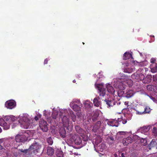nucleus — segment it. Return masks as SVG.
Wrapping results in <instances>:
<instances>
[{
    "label": "nucleus",
    "mask_w": 157,
    "mask_h": 157,
    "mask_svg": "<svg viewBox=\"0 0 157 157\" xmlns=\"http://www.w3.org/2000/svg\"><path fill=\"white\" fill-rule=\"evenodd\" d=\"M70 137L72 140L74 141L75 144L84 146L88 140V137L86 135L79 136L76 134H70Z\"/></svg>",
    "instance_id": "nucleus-1"
},
{
    "label": "nucleus",
    "mask_w": 157,
    "mask_h": 157,
    "mask_svg": "<svg viewBox=\"0 0 157 157\" xmlns=\"http://www.w3.org/2000/svg\"><path fill=\"white\" fill-rule=\"evenodd\" d=\"M28 131H24L22 132V134L21 133L20 134H17L15 137V140L17 142L24 143L27 140L29 137Z\"/></svg>",
    "instance_id": "nucleus-2"
},
{
    "label": "nucleus",
    "mask_w": 157,
    "mask_h": 157,
    "mask_svg": "<svg viewBox=\"0 0 157 157\" xmlns=\"http://www.w3.org/2000/svg\"><path fill=\"white\" fill-rule=\"evenodd\" d=\"M18 121L21 126L25 128H28L30 125V121L25 117H22Z\"/></svg>",
    "instance_id": "nucleus-3"
},
{
    "label": "nucleus",
    "mask_w": 157,
    "mask_h": 157,
    "mask_svg": "<svg viewBox=\"0 0 157 157\" xmlns=\"http://www.w3.org/2000/svg\"><path fill=\"white\" fill-rule=\"evenodd\" d=\"M62 121L64 127L66 128L68 130V132L71 131L73 128V125L72 123L70 124L69 122L68 119L66 116H64L62 118Z\"/></svg>",
    "instance_id": "nucleus-4"
},
{
    "label": "nucleus",
    "mask_w": 157,
    "mask_h": 157,
    "mask_svg": "<svg viewBox=\"0 0 157 157\" xmlns=\"http://www.w3.org/2000/svg\"><path fill=\"white\" fill-rule=\"evenodd\" d=\"M96 88H97L99 90L100 96L101 98H105L107 96V94H106V90L103 87V85L101 84H97L95 85Z\"/></svg>",
    "instance_id": "nucleus-5"
},
{
    "label": "nucleus",
    "mask_w": 157,
    "mask_h": 157,
    "mask_svg": "<svg viewBox=\"0 0 157 157\" xmlns=\"http://www.w3.org/2000/svg\"><path fill=\"white\" fill-rule=\"evenodd\" d=\"M41 148V146L37 143L35 142L32 144L29 147L30 152L36 154L39 151V150Z\"/></svg>",
    "instance_id": "nucleus-6"
},
{
    "label": "nucleus",
    "mask_w": 157,
    "mask_h": 157,
    "mask_svg": "<svg viewBox=\"0 0 157 157\" xmlns=\"http://www.w3.org/2000/svg\"><path fill=\"white\" fill-rule=\"evenodd\" d=\"M102 101H104L105 103L107 105V107L108 108L112 107L116 104V102L114 100H110L106 98H101Z\"/></svg>",
    "instance_id": "nucleus-7"
},
{
    "label": "nucleus",
    "mask_w": 157,
    "mask_h": 157,
    "mask_svg": "<svg viewBox=\"0 0 157 157\" xmlns=\"http://www.w3.org/2000/svg\"><path fill=\"white\" fill-rule=\"evenodd\" d=\"M47 123L44 120H41L40 122V127L44 132H47L48 130Z\"/></svg>",
    "instance_id": "nucleus-8"
},
{
    "label": "nucleus",
    "mask_w": 157,
    "mask_h": 157,
    "mask_svg": "<svg viewBox=\"0 0 157 157\" xmlns=\"http://www.w3.org/2000/svg\"><path fill=\"white\" fill-rule=\"evenodd\" d=\"M5 106L8 109H12L16 106L15 101L13 100L7 101L5 103Z\"/></svg>",
    "instance_id": "nucleus-9"
},
{
    "label": "nucleus",
    "mask_w": 157,
    "mask_h": 157,
    "mask_svg": "<svg viewBox=\"0 0 157 157\" xmlns=\"http://www.w3.org/2000/svg\"><path fill=\"white\" fill-rule=\"evenodd\" d=\"M107 123L110 126L117 127L119 124L118 118L117 119H116V118L114 119H110L108 121Z\"/></svg>",
    "instance_id": "nucleus-10"
},
{
    "label": "nucleus",
    "mask_w": 157,
    "mask_h": 157,
    "mask_svg": "<svg viewBox=\"0 0 157 157\" xmlns=\"http://www.w3.org/2000/svg\"><path fill=\"white\" fill-rule=\"evenodd\" d=\"M133 77H134L137 81H143L145 76L142 73L140 74H137V73H134L132 75Z\"/></svg>",
    "instance_id": "nucleus-11"
},
{
    "label": "nucleus",
    "mask_w": 157,
    "mask_h": 157,
    "mask_svg": "<svg viewBox=\"0 0 157 157\" xmlns=\"http://www.w3.org/2000/svg\"><path fill=\"white\" fill-rule=\"evenodd\" d=\"M141 109H142V111H136V113L138 114H142L146 113H148L150 111V108L148 107H142Z\"/></svg>",
    "instance_id": "nucleus-12"
},
{
    "label": "nucleus",
    "mask_w": 157,
    "mask_h": 157,
    "mask_svg": "<svg viewBox=\"0 0 157 157\" xmlns=\"http://www.w3.org/2000/svg\"><path fill=\"white\" fill-rule=\"evenodd\" d=\"M148 148L149 150L152 149H157V143L155 140L153 139L151 142H150V144L148 146Z\"/></svg>",
    "instance_id": "nucleus-13"
},
{
    "label": "nucleus",
    "mask_w": 157,
    "mask_h": 157,
    "mask_svg": "<svg viewBox=\"0 0 157 157\" xmlns=\"http://www.w3.org/2000/svg\"><path fill=\"white\" fill-rule=\"evenodd\" d=\"M132 141L133 140L132 138L128 136L123 139L122 143L124 145L127 146L129 144L131 143L132 142Z\"/></svg>",
    "instance_id": "nucleus-14"
},
{
    "label": "nucleus",
    "mask_w": 157,
    "mask_h": 157,
    "mask_svg": "<svg viewBox=\"0 0 157 157\" xmlns=\"http://www.w3.org/2000/svg\"><path fill=\"white\" fill-rule=\"evenodd\" d=\"M116 86L119 89L121 90H124L125 88V85L122 82L120 81H118L117 82Z\"/></svg>",
    "instance_id": "nucleus-15"
},
{
    "label": "nucleus",
    "mask_w": 157,
    "mask_h": 157,
    "mask_svg": "<svg viewBox=\"0 0 157 157\" xmlns=\"http://www.w3.org/2000/svg\"><path fill=\"white\" fill-rule=\"evenodd\" d=\"M106 87L108 92L111 94L114 95L115 90L113 88L110 84H108L106 85Z\"/></svg>",
    "instance_id": "nucleus-16"
},
{
    "label": "nucleus",
    "mask_w": 157,
    "mask_h": 157,
    "mask_svg": "<svg viewBox=\"0 0 157 157\" xmlns=\"http://www.w3.org/2000/svg\"><path fill=\"white\" fill-rule=\"evenodd\" d=\"M152 76L150 75H148L146 76V77L144 78L143 82L144 83H148L150 82L151 80Z\"/></svg>",
    "instance_id": "nucleus-17"
},
{
    "label": "nucleus",
    "mask_w": 157,
    "mask_h": 157,
    "mask_svg": "<svg viewBox=\"0 0 157 157\" xmlns=\"http://www.w3.org/2000/svg\"><path fill=\"white\" fill-rule=\"evenodd\" d=\"M135 92L133 90H127L125 93L126 94L125 96L127 98H129L133 96Z\"/></svg>",
    "instance_id": "nucleus-18"
},
{
    "label": "nucleus",
    "mask_w": 157,
    "mask_h": 157,
    "mask_svg": "<svg viewBox=\"0 0 157 157\" xmlns=\"http://www.w3.org/2000/svg\"><path fill=\"white\" fill-rule=\"evenodd\" d=\"M101 122L100 121H98L93 127V130L94 132H96L97 130L100 127Z\"/></svg>",
    "instance_id": "nucleus-19"
},
{
    "label": "nucleus",
    "mask_w": 157,
    "mask_h": 157,
    "mask_svg": "<svg viewBox=\"0 0 157 157\" xmlns=\"http://www.w3.org/2000/svg\"><path fill=\"white\" fill-rule=\"evenodd\" d=\"M65 128H66L65 127L64 128H61L59 130V132L60 136L63 138H64L66 137V132L65 130Z\"/></svg>",
    "instance_id": "nucleus-20"
},
{
    "label": "nucleus",
    "mask_w": 157,
    "mask_h": 157,
    "mask_svg": "<svg viewBox=\"0 0 157 157\" xmlns=\"http://www.w3.org/2000/svg\"><path fill=\"white\" fill-rule=\"evenodd\" d=\"M3 140L2 139H0V152H2L5 150V148L4 147H6V146L5 145L6 143H4L3 142Z\"/></svg>",
    "instance_id": "nucleus-21"
},
{
    "label": "nucleus",
    "mask_w": 157,
    "mask_h": 157,
    "mask_svg": "<svg viewBox=\"0 0 157 157\" xmlns=\"http://www.w3.org/2000/svg\"><path fill=\"white\" fill-rule=\"evenodd\" d=\"M123 59L126 60L129 59L130 57L132 58V55L129 52H125L123 55Z\"/></svg>",
    "instance_id": "nucleus-22"
},
{
    "label": "nucleus",
    "mask_w": 157,
    "mask_h": 157,
    "mask_svg": "<svg viewBox=\"0 0 157 157\" xmlns=\"http://www.w3.org/2000/svg\"><path fill=\"white\" fill-rule=\"evenodd\" d=\"M54 153V149L51 147H48L47 149V153L48 155H53Z\"/></svg>",
    "instance_id": "nucleus-23"
},
{
    "label": "nucleus",
    "mask_w": 157,
    "mask_h": 157,
    "mask_svg": "<svg viewBox=\"0 0 157 157\" xmlns=\"http://www.w3.org/2000/svg\"><path fill=\"white\" fill-rule=\"evenodd\" d=\"M125 116L126 115H124V117H121V118H118L119 122L122 121V123L123 124H126L127 122V121L126 119L125 118Z\"/></svg>",
    "instance_id": "nucleus-24"
},
{
    "label": "nucleus",
    "mask_w": 157,
    "mask_h": 157,
    "mask_svg": "<svg viewBox=\"0 0 157 157\" xmlns=\"http://www.w3.org/2000/svg\"><path fill=\"white\" fill-rule=\"evenodd\" d=\"M93 103L94 106L98 107L101 104V102L99 101L98 98H95L93 100Z\"/></svg>",
    "instance_id": "nucleus-25"
},
{
    "label": "nucleus",
    "mask_w": 157,
    "mask_h": 157,
    "mask_svg": "<svg viewBox=\"0 0 157 157\" xmlns=\"http://www.w3.org/2000/svg\"><path fill=\"white\" fill-rule=\"evenodd\" d=\"M75 128L76 132L79 134H82L84 132L83 130L79 126L77 125L75 126Z\"/></svg>",
    "instance_id": "nucleus-26"
},
{
    "label": "nucleus",
    "mask_w": 157,
    "mask_h": 157,
    "mask_svg": "<svg viewBox=\"0 0 157 157\" xmlns=\"http://www.w3.org/2000/svg\"><path fill=\"white\" fill-rule=\"evenodd\" d=\"M19 151L24 153L26 154L28 152L29 153V154L30 155L32 154V152H30L29 148L27 149H19Z\"/></svg>",
    "instance_id": "nucleus-27"
},
{
    "label": "nucleus",
    "mask_w": 157,
    "mask_h": 157,
    "mask_svg": "<svg viewBox=\"0 0 157 157\" xmlns=\"http://www.w3.org/2000/svg\"><path fill=\"white\" fill-rule=\"evenodd\" d=\"M72 108L74 111H78L80 110V107L77 104H75L72 106Z\"/></svg>",
    "instance_id": "nucleus-28"
},
{
    "label": "nucleus",
    "mask_w": 157,
    "mask_h": 157,
    "mask_svg": "<svg viewBox=\"0 0 157 157\" xmlns=\"http://www.w3.org/2000/svg\"><path fill=\"white\" fill-rule=\"evenodd\" d=\"M99 115V114L97 112H95L94 113L92 117V120L94 122L97 119Z\"/></svg>",
    "instance_id": "nucleus-29"
},
{
    "label": "nucleus",
    "mask_w": 157,
    "mask_h": 157,
    "mask_svg": "<svg viewBox=\"0 0 157 157\" xmlns=\"http://www.w3.org/2000/svg\"><path fill=\"white\" fill-rule=\"evenodd\" d=\"M150 129V127L149 126H144L141 128V130L144 132H147Z\"/></svg>",
    "instance_id": "nucleus-30"
},
{
    "label": "nucleus",
    "mask_w": 157,
    "mask_h": 157,
    "mask_svg": "<svg viewBox=\"0 0 157 157\" xmlns=\"http://www.w3.org/2000/svg\"><path fill=\"white\" fill-rule=\"evenodd\" d=\"M152 135L156 137L157 136V128L155 127H154L152 130Z\"/></svg>",
    "instance_id": "nucleus-31"
},
{
    "label": "nucleus",
    "mask_w": 157,
    "mask_h": 157,
    "mask_svg": "<svg viewBox=\"0 0 157 157\" xmlns=\"http://www.w3.org/2000/svg\"><path fill=\"white\" fill-rule=\"evenodd\" d=\"M125 83H126L129 87L132 86L133 84V82L130 79L126 80Z\"/></svg>",
    "instance_id": "nucleus-32"
},
{
    "label": "nucleus",
    "mask_w": 157,
    "mask_h": 157,
    "mask_svg": "<svg viewBox=\"0 0 157 157\" xmlns=\"http://www.w3.org/2000/svg\"><path fill=\"white\" fill-rule=\"evenodd\" d=\"M147 88L149 90H154L155 91L154 88V86L153 85H148L147 86Z\"/></svg>",
    "instance_id": "nucleus-33"
},
{
    "label": "nucleus",
    "mask_w": 157,
    "mask_h": 157,
    "mask_svg": "<svg viewBox=\"0 0 157 157\" xmlns=\"http://www.w3.org/2000/svg\"><path fill=\"white\" fill-rule=\"evenodd\" d=\"M151 71L153 73L157 72V63H155L154 67L151 68Z\"/></svg>",
    "instance_id": "nucleus-34"
},
{
    "label": "nucleus",
    "mask_w": 157,
    "mask_h": 157,
    "mask_svg": "<svg viewBox=\"0 0 157 157\" xmlns=\"http://www.w3.org/2000/svg\"><path fill=\"white\" fill-rule=\"evenodd\" d=\"M2 124L3 126V127L6 129H8L10 128V126L9 124H7L4 121H2Z\"/></svg>",
    "instance_id": "nucleus-35"
},
{
    "label": "nucleus",
    "mask_w": 157,
    "mask_h": 157,
    "mask_svg": "<svg viewBox=\"0 0 157 157\" xmlns=\"http://www.w3.org/2000/svg\"><path fill=\"white\" fill-rule=\"evenodd\" d=\"M140 141L143 145L146 146L147 145V141L146 139L142 138L140 139Z\"/></svg>",
    "instance_id": "nucleus-36"
},
{
    "label": "nucleus",
    "mask_w": 157,
    "mask_h": 157,
    "mask_svg": "<svg viewBox=\"0 0 157 157\" xmlns=\"http://www.w3.org/2000/svg\"><path fill=\"white\" fill-rule=\"evenodd\" d=\"M47 141L49 145H51L53 143V140L51 137L47 138Z\"/></svg>",
    "instance_id": "nucleus-37"
},
{
    "label": "nucleus",
    "mask_w": 157,
    "mask_h": 157,
    "mask_svg": "<svg viewBox=\"0 0 157 157\" xmlns=\"http://www.w3.org/2000/svg\"><path fill=\"white\" fill-rule=\"evenodd\" d=\"M117 94L118 96L120 97H122L124 95V92L123 90H118L117 92Z\"/></svg>",
    "instance_id": "nucleus-38"
},
{
    "label": "nucleus",
    "mask_w": 157,
    "mask_h": 157,
    "mask_svg": "<svg viewBox=\"0 0 157 157\" xmlns=\"http://www.w3.org/2000/svg\"><path fill=\"white\" fill-rule=\"evenodd\" d=\"M70 114L72 120L73 122H75L76 120V117L75 115L72 112H71Z\"/></svg>",
    "instance_id": "nucleus-39"
},
{
    "label": "nucleus",
    "mask_w": 157,
    "mask_h": 157,
    "mask_svg": "<svg viewBox=\"0 0 157 157\" xmlns=\"http://www.w3.org/2000/svg\"><path fill=\"white\" fill-rule=\"evenodd\" d=\"M58 113H53L52 114V118L54 119H56Z\"/></svg>",
    "instance_id": "nucleus-40"
},
{
    "label": "nucleus",
    "mask_w": 157,
    "mask_h": 157,
    "mask_svg": "<svg viewBox=\"0 0 157 157\" xmlns=\"http://www.w3.org/2000/svg\"><path fill=\"white\" fill-rule=\"evenodd\" d=\"M151 37V41H149L150 42H152L154 41L155 40V36H150Z\"/></svg>",
    "instance_id": "nucleus-41"
},
{
    "label": "nucleus",
    "mask_w": 157,
    "mask_h": 157,
    "mask_svg": "<svg viewBox=\"0 0 157 157\" xmlns=\"http://www.w3.org/2000/svg\"><path fill=\"white\" fill-rule=\"evenodd\" d=\"M126 132L124 131H119L118 132V134H119L120 135H124L126 134Z\"/></svg>",
    "instance_id": "nucleus-42"
},
{
    "label": "nucleus",
    "mask_w": 157,
    "mask_h": 157,
    "mask_svg": "<svg viewBox=\"0 0 157 157\" xmlns=\"http://www.w3.org/2000/svg\"><path fill=\"white\" fill-rule=\"evenodd\" d=\"M85 106L86 107H91V105L89 103H86V102H85Z\"/></svg>",
    "instance_id": "nucleus-43"
},
{
    "label": "nucleus",
    "mask_w": 157,
    "mask_h": 157,
    "mask_svg": "<svg viewBox=\"0 0 157 157\" xmlns=\"http://www.w3.org/2000/svg\"><path fill=\"white\" fill-rule=\"evenodd\" d=\"M155 59L154 58H152L150 60L151 63L154 64L155 63Z\"/></svg>",
    "instance_id": "nucleus-44"
},
{
    "label": "nucleus",
    "mask_w": 157,
    "mask_h": 157,
    "mask_svg": "<svg viewBox=\"0 0 157 157\" xmlns=\"http://www.w3.org/2000/svg\"><path fill=\"white\" fill-rule=\"evenodd\" d=\"M150 98L151 99H152L154 101H157L156 98H155V97H153L151 96H150Z\"/></svg>",
    "instance_id": "nucleus-45"
},
{
    "label": "nucleus",
    "mask_w": 157,
    "mask_h": 157,
    "mask_svg": "<svg viewBox=\"0 0 157 157\" xmlns=\"http://www.w3.org/2000/svg\"><path fill=\"white\" fill-rule=\"evenodd\" d=\"M60 154H57V156L59 157H62L63 156V152L62 151H60L59 152Z\"/></svg>",
    "instance_id": "nucleus-46"
},
{
    "label": "nucleus",
    "mask_w": 157,
    "mask_h": 157,
    "mask_svg": "<svg viewBox=\"0 0 157 157\" xmlns=\"http://www.w3.org/2000/svg\"><path fill=\"white\" fill-rule=\"evenodd\" d=\"M4 119L6 121H8L10 119V117H6Z\"/></svg>",
    "instance_id": "nucleus-47"
},
{
    "label": "nucleus",
    "mask_w": 157,
    "mask_h": 157,
    "mask_svg": "<svg viewBox=\"0 0 157 157\" xmlns=\"http://www.w3.org/2000/svg\"><path fill=\"white\" fill-rule=\"evenodd\" d=\"M109 138L112 141H113L114 140V138L112 136H109Z\"/></svg>",
    "instance_id": "nucleus-48"
},
{
    "label": "nucleus",
    "mask_w": 157,
    "mask_h": 157,
    "mask_svg": "<svg viewBox=\"0 0 157 157\" xmlns=\"http://www.w3.org/2000/svg\"><path fill=\"white\" fill-rule=\"evenodd\" d=\"M48 60L47 59H45L44 60V64H46L48 63Z\"/></svg>",
    "instance_id": "nucleus-49"
},
{
    "label": "nucleus",
    "mask_w": 157,
    "mask_h": 157,
    "mask_svg": "<svg viewBox=\"0 0 157 157\" xmlns=\"http://www.w3.org/2000/svg\"><path fill=\"white\" fill-rule=\"evenodd\" d=\"M16 118L15 117H13L11 118L10 117V120L13 121H14L15 120Z\"/></svg>",
    "instance_id": "nucleus-50"
},
{
    "label": "nucleus",
    "mask_w": 157,
    "mask_h": 157,
    "mask_svg": "<svg viewBox=\"0 0 157 157\" xmlns=\"http://www.w3.org/2000/svg\"><path fill=\"white\" fill-rule=\"evenodd\" d=\"M120 157H125L124 155V153H122Z\"/></svg>",
    "instance_id": "nucleus-51"
},
{
    "label": "nucleus",
    "mask_w": 157,
    "mask_h": 157,
    "mask_svg": "<svg viewBox=\"0 0 157 157\" xmlns=\"http://www.w3.org/2000/svg\"><path fill=\"white\" fill-rule=\"evenodd\" d=\"M36 121H37L38 120V118L37 116H36L34 118Z\"/></svg>",
    "instance_id": "nucleus-52"
},
{
    "label": "nucleus",
    "mask_w": 157,
    "mask_h": 157,
    "mask_svg": "<svg viewBox=\"0 0 157 157\" xmlns=\"http://www.w3.org/2000/svg\"><path fill=\"white\" fill-rule=\"evenodd\" d=\"M114 155L115 156V157H118L117 156V154H114Z\"/></svg>",
    "instance_id": "nucleus-53"
},
{
    "label": "nucleus",
    "mask_w": 157,
    "mask_h": 157,
    "mask_svg": "<svg viewBox=\"0 0 157 157\" xmlns=\"http://www.w3.org/2000/svg\"><path fill=\"white\" fill-rule=\"evenodd\" d=\"M73 82H74V83H75V82H76V81L75 80H73Z\"/></svg>",
    "instance_id": "nucleus-54"
},
{
    "label": "nucleus",
    "mask_w": 157,
    "mask_h": 157,
    "mask_svg": "<svg viewBox=\"0 0 157 157\" xmlns=\"http://www.w3.org/2000/svg\"><path fill=\"white\" fill-rule=\"evenodd\" d=\"M2 129L0 127V133L2 132Z\"/></svg>",
    "instance_id": "nucleus-55"
},
{
    "label": "nucleus",
    "mask_w": 157,
    "mask_h": 157,
    "mask_svg": "<svg viewBox=\"0 0 157 157\" xmlns=\"http://www.w3.org/2000/svg\"><path fill=\"white\" fill-rule=\"evenodd\" d=\"M82 44H84L85 43H84V42H82Z\"/></svg>",
    "instance_id": "nucleus-56"
},
{
    "label": "nucleus",
    "mask_w": 157,
    "mask_h": 157,
    "mask_svg": "<svg viewBox=\"0 0 157 157\" xmlns=\"http://www.w3.org/2000/svg\"><path fill=\"white\" fill-rule=\"evenodd\" d=\"M150 157H154L153 156H150Z\"/></svg>",
    "instance_id": "nucleus-57"
}]
</instances>
